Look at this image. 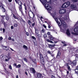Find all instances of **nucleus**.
<instances>
[{
    "instance_id": "nucleus-2",
    "label": "nucleus",
    "mask_w": 78,
    "mask_h": 78,
    "mask_svg": "<svg viewBox=\"0 0 78 78\" xmlns=\"http://www.w3.org/2000/svg\"><path fill=\"white\" fill-rule=\"evenodd\" d=\"M39 56H40V59L41 61V63L43 66H45V62L44 61V57H43V56H42V54H41V53H39Z\"/></svg>"
},
{
    "instance_id": "nucleus-58",
    "label": "nucleus",
    "mask_w": 78,
    "mask_h": 78,
    "mask_svg": "<svg viewBox=\"0 0 78 78\" xmlns=\"http://www.w3.org/2000/svg\"><path fill=\"white\" fill-rule=\"evenodd\" d=\"M8 1L9 2H12V0H8Z\"/></svg>"
},
{
    "instance_id": "nucleus-26",
    "label": "nucleus",
    "mask_w": 78,
    "mask_h": 78,
    "mask_svg": "<svg viewBox=\"0 0 78 78\" xmlns=\"http://www.w3.org/2000/svg\"><path fill=\"white\" fill-rule=\"evenodd\" d=\"M13 17L14 18V19H18V18L16 17V16H15V15H14V14H13Z\"/></svg>"
},
{
    "instance_id": "nucleus-48",
    "label": "nucleus",
    "mask_w": 78,
    "mask_h": 78,
    "mask_svg": "<svg viewBox=\"0 0 78 78\" xmlns=\"http://www.w3.org/2000/svg\"><path fill=\"white\" fill-rule=\"evenodd\" d=\"M35 33H36V32H37V31H38V30H37V28L35 29Z\"/></svg>"
},
{
    "instance_id": "nucleus-28",
    "label": "nucleus",
    "mask_w": 78,
    "mask_h": 78,
    "mask_svg": "<svg viewBox=\"0 0 78 78\" xmlns=\"http://www.w3.org/2000/svg\"><path fill=\"white\" fill-rule=\"evenodd\" d=\"M44 39L46 38V37H47V34H44Z\"/></svg>"
},
{
    "instance_id": "nucleus-61",
    "label": "nucleus",
    "mask_w": 78,
    "mask_h": 78,
    "mask_svg": "<svg viewBox=\"0 0 78 78\" xmlns=\"http://www.w3.org/2000/svg\"><path fill=\"white\" fill-rule=\"evenodd\" d=\"M69 71H67V74H69Z\"/></svg>"
},
{
    "instance_id": "nucleus-47",
    "label": "nucleus",
    "mask_w": 78,
    "mask_h": 78,
    "mask_svg": "<svg viewBox=\"0 0 78 78\" xmlns=\"http://www.w3.org/2000/svg\"><path fill=\"white\" fill-rule=\"evenodd\" d=\"M5 15L1 16V17H2V19H4V17H5Z\"/></svg>"
},
{
    "instance_id": "nucleus-17",
    "label": "nucleus",
    "mask_w": 78,
    "mask_h": 78,
    "mask_svg": "<svg viewBox=\"0 0 78 78\" xmlns=\"http://www.w3.org/2000/svg\"><path fill=\"white\" fill-rule=\"evenodd\" d=\"M5 17L6 20H8L9 19V16H8V15H6Z\"/></svg>"
},
{
    "instance_id": "nucleus-11",
    "label": "nucleus",
    "mask_w": 78,
    "mask_h": 78,
    "mask_svg": "<svg viewBox=\"0 0 78 78\" xmlns=\"http://www.w3.org/2000/svg\"><path fill=\"white\" fill-rule=\"evenodd\" d=\"M30 71H32V73L34 74V73H36V71L35 70V69H34L32 68L31 67L30 68Z\"/></svg>"
},
{
    "instance_id": "nucleus-44",
    "label": "nucleus",
    "mask_w": 78,
    "mask_h": 78,
    "mask_svg": "<svg viewBox=\"0 0 78 78\" xmlns=\"http://www.w3.org/2000/svg\"><path fill=\"white\" fill-rule=\"evenodd\" d=\"M73 2H77V0H72Z\"/></svg>"
},
{
    "instance_id": "nucleus-53",
    "label": "nucleus",
    "mask_w": 78,
    "mask_h": 78,
    "mask_svg": "<svg viewBox=\"0 0 78 78\" xmlns=\"http://www.w3.org/2000/svg\"><path fill=\"white\" fill-rule=\"evenodd\" d=\"M25 74L27 75V76H28V73L27 72H25Z\"/></svg>"
},
{
    "instance_id": "nucleus-10",
    "label": "nucleus",
    "mask_w": 78,
    "mask_h": 78,
    "mask_svg": "<svg viewBox=\"0 0 78 78\" xmlns=\"http://www.w3.org/2000/svg\"><path fill=\"white\" fill-rule=\"evenodd\" d=\"M13 66H15L16 68H20V67H21V65L20 64H18L17 66V64L16 63H15L13 64Z\"/></svg>"
},
{
    "instance_id": "nucleus-33",
    "label": "nucleus",
    "mask_w": 78,
    "mask_h": 78,
    "mask_svg": "<svg viewBox=\"0 0 78 78\" xmlns=\"http://www.w3.org/2000/svg\"><path fill=\"white\" fill-rule=\"evenodd\" d=\"M57 23H58V25L59 26H61V25H60L59 24H60V22L59 21H57Z\"/></svg>"
},
{
    "instance_id": "nucleus-8",
    "label": "nucleus",
    "mask_w": 78,
    "mask_h": 78,
    "mask_svg": "<svg viewBox=\"0 0 78 78\" xmlns=\"http://www.w3.org/2000/svg\"><path fill=\"white\" fill-rule=\"evenodd\" d=\"M66 12V9H60L59 11V13L61 14H65Z\"/></svg>"
},
{
    "instance_id": "nucleus-12",
    "label": "nucleus",
    "mask_w": 78,
    "mask_h": 78,
    "mask_svg": "<svg viewBox=\"0 0 78 78\" xmlns=\"http://www.w3.org/2000/svg\"><path fill=\"white\" fill-rule=\"evenodd\" d=\"M48 37L49 39L51 40V41H53L54 39H55V38L53 37L52 35H51L50 36H48Z\"/></svg>"
},
{
    "instance_id": "nucleus-52",
    "label": "nucleus",
    "mask_w": 78,
    "mask_h": 78,
    "mask_svg": "<svg viewBox=\"0 0 78 78\" xmlns=\"http://www.w3.org/2000/svg\"><path fill=\"white\" fill-rule=\"evenodd\" d=\"M11 39H12V38H11V37H9L8 38V40H11Z\"/></svg>"
},
{
    "instance_id": "nucleus-1",
    "label": "nucleus",
    "mask_w": 78,
    "mask_h": 78,
    "mask_svg": "<svg viewBox=\"0 0 78 78\" xmlns=\"http://www.w3.org/2000/svg\"><path fill=\"white\" fill-rule=\"evenodd\" d=\"M15 2H16L17 4H18L19 6V9L21 12H23V11L22 10V2L20 0H15Z\"/></svg>"
},
{
    "instance_id": "nucleus-24",
    "label": "nucleus",
    "mask_w": 78,
    "mask_h": 78,
    "mask_svg": "<svg viewBox=\"0 0 78 78\" xmlns=\"http://www.w3.org/2000/svg\"><path fill=\"white\" fill-rule=\"evenodd\" d=\"M44 58L46 59H48V56H47V54H44Z\"/></svg>"
},
{
    "instance_id": "nucleus-34",
    "label": "nucleus",
    "mask_w": 78,
    "mask_h": 78,
    "mask_svg": "<svg viewBox=\"0 0 78 78\" xmlns=\"http://www.w3.org/2000/svg\"><path fill=\"white\" fill-rule=\"evenodd\" d=\"M28 13H29V19H30V20H31V16H30V13H29V12H28Z\"/></svg>"
},
{
    "instance_id": "nucleus-51",
    "label": "nucleus",
    "mask_w": 78,
    "mask_h": 78,
    "mask_svg": "<svg viewBox=\"0 0 78 78\" xmlns=\"http://www.w3.org/2000/svg\"><path fill=\"white\" fill-rule=\"evenodd\" d=\"M76 60H78V57L77 56L76 57Z\"/></svg>"
},
{
    "instance_id": "nucleus-30",
    "label": "nucleus",
    "mask_w": 78,
    "mask_h": 78,
    "mask_svg": "<svg viewBox=\"0 0 78 78\" xmlns=\"http://www.w3.org/2000/svg\"><path fill=\"white\" fill-rule=\"evenodd\" d=\"M31 37L32 39H34V40H36V37H35L34 36H32Z\"/></svg>"
},
{
    "instance_id": "nucleus-35",
    "label": "nucleus",
    "mask_w": 78,
    "mask_h": 78,
    "mask_svg": "<svg viewBox=\"0 0 78 78\" xmlns=\"http://www.w3.org/2000/svg\"><path fill=\"white\" fill-rule=\"evenodd\" d=\"M32 25L33 27H34V25H35V22H34V23H32Z\"/></svg>"
},
{
    "instance_id": "nucleus-4",
    "label": "nucleus",
    "mask_w": 78,
    "mask_h": 78,
    "mask_svg": "<svg viewBox=\"0 0 78 78\" xmlns=\"http://www.w3.org/2000/svg\"><path fill=\"white\" fill-rule=\"evenodd\" d=\"M76 64H77V61L76 60H74L73 62H71L70 65L72 67H74L76 66Z\"/></svg>"
},
{
    "instance_id": "nucleus-21",
    "label": "nucleus",
    "mask_w": 78,
    "mask_h": 78,
    "mask_svg": "<svg viewBox=\"0 0 78 78\" xmlns=\"http://www.w3.org/2000/svg\"><path fill=\"white\" fill-rule=\"evenodd\" d=\"M41 33H45V31L44 29H42L41 30Z\"/></svg>"
},
{
    "instance_id": "nucleus-20",
    "label": "nucleus",
    "mask_w": 78,
    "mask_h": 78,
    "mask_svg": "<svg viewBox=\"0 0 78 78\" xmlns=\"http://www.w3.org/2000/svg\"><path fill=\"white\" fill-rule=\"evenodd\" d=\"M48 27L49 28H51V26H50V25H51V22H48Z\"/></svg>"
},
{
    "instance_id": "nucleus-46",
    "label": "nucleus",
    "mask_w": 78,
    "mask_h": 78,
    "mask_svg": "<svg viewBox=\"0 0 78 78\" xmlns=\"http://www.w3.org/2000/svg\"><path fill=\"white\" fill-rule=\"evenodd\" d=\"M3 40V37H0V41H2Z\"/></svg>"
},
{
    "instance_id": "nucleus-6",
    "label": "nucleus",
    "mask_w": 78,
    "mask_h": 78,
    "mask_svg": "<svg viewBox=\"0 0 78 78\" xmlns=\"http://www.w3.org/2000/svg\"><path fill=\"white\" fill-rule=\"evenodd\" d=\"M5 61H8L9 59L11 58V56H10V54H8L7 55H6L5 56ZM6 58H7V59H6Z\"/></svg>"
},
{
    "instance_id": "nucleus-18",
    "label": "nucleus",
    "mask_w": 78,
    "mask_h": 78,
    "mask_svg": "<svg viewBox=\"0 0 78 78\" xmlns=\"http://www.w3.org/2000/svg\"><path fill=\"white\" fill-rule=\"evenodd\" d=\"M35 19L36 18H35L34 15L33 18H31V20H33V22H34V20H35Z\"/></svg>"
},
{
    "instance_id": "nucleus-13",
    "label": "nucleus",
    "mask_w": 78,
    "mask_h": 78,
    "mask_svg": "<svg viewBox=\"0 0 78 78\" xmlns=\"http://www.w3.org/2000/svg\"><path fill=\"white\" fill-rule=\"evenodd\" d=\"M66 34H67L68 36H70V31H69V29H68L66 30Z\"/></svg>"
},
{
    "instance_id": "nucleus-40",
    "label": "nucleus",
    "mask_w": 78,
    "mask_h": 78,
    "mask_svg": "<svg viewBox=\"0 0 78 78\" xmlns=\"http://www.w3.org/2000/svg\"><path fill=\"white\" fill-rule=\"evenodd\" d=\"M9 68L10 69H12V67L11 66V65H10L9 66Z\"/></svg>"
},
{
    "instance_id": "nucleus-60",
    "label": "nucleus",
    "mask_w": 78,
    "mask_h": 78,
    "mask_svg": "<svg viewBox=\"0 0 78 78\" xmlns=\"http://www.w3.org/2000/svg\"><path fill=\"white\" fill-rule=\"evenodd\" d=\"M16 78H19V76H18V75H17L16 76Z\"/></svg>"
},
{
    "instance_id": "nucleus-9",
    "label": "nucleus",
    "mask_w": 78,
    "mask_h": 78,
    "mask_svg": "<svg viewBox=\"0 0 78 78\" xmlns=\"http://www.w3.org/2000/svg\"><path fill=\"white\" fill-rule=\"evenodd\" d=\"M37 76L38 78H43L44 76L42 75V74L37 73H36Z\"/></svg>"
},
{
    "instance_id": "nucleus-25",
    "label": "nucleus",
    "mask_w": 78,
    "mask_h": 78,
    "mask_svg": "<svg viewBox=\"0 0 78 78\" xmlns=\"http://www.w3.org/2000/svg\"><path fill=\"white\" fill-rule=\"evenodd\" d=\"M47 35L49 36H51V33L50 32H48L47 33Z\"/></svg>"
},
{
    "instance_id": "nucleus-43",
    "label": "nucleus",
    "mask_w": 78,
    "mask_h": 78,
    "mask_svg": "<svg viewBox=\"0 0 78 78\" xmlns=\"http://www.w3.org/2000/svg\"><path fill=\"white\" fill-rule=\"evenodd\" d=\"M44 70H45V71H46V72H48V71H47V68H46L45 67H44Z\"/></svg>"
},
{
    "instance_id": "nucleus-29",
    "label": "nucleus",
    "mask_w": 78,
    "mask_h": 78,
    "mask_svg": "<svg viewBox=\"0 0 78 78\" xmlns=\"http://www.w3.org/2000/svg\"><path fill=\"white\" fill-rule=\"evenodd\" d=\"M17 26H18V24H17V23H15L14 24V27H17Z\"/></svg>"
},
{
    "instance_id": "nucleus-23",
    "label": "nucleus",
    "mask_w": 78,
    "mask_h": 78,
    "mask_svg": "<svg viewBox=\"0 0 78 78\" xmlns=\"http://www.w3.org/2000/svg\"><path fill=\"white\" fill-rule=\"evenodd\" d=\"M35 33L37 36H40V34H39V32L38 31H37V32H35Z\"/></svg>"
},
{
    "instance_id": "nucleus-27",
    "label": "nucleus",
    "mask_w": 78,
    "mask_h": 78,
    "mask_svg": "<svg viewBox=\"0 0 78 78\" xmlns=\"http://www.w3.org/2000/svg\"><path fill=\"white\" fill-rule=\"evenodd\" d=\"M67 68H68V70H71L72 69H71L70 68V66H68L67 67Z\"/></svg>"
},
{
    "instance_id": "nucleus-32",
    "label": "nucleus",
    "mask_w": 78,
    "mask_h": 78,
    "mask_svg": "<svg viewBox=\"0 0 78 78\" xmlns=\"http://www.w3.org/2000/svg\"><path fill=\"white\" fill-rule=\"evenodd\" d=\"M24 61H25V62H28V60H27V59L26 58H24Z\"/></svg>"
},
{
    "instance_id": "nucleus-63",
    "label": "nucleus",
    "mask_w": 78,
    "mask_h": 78,
    "mask_svg": "<svg viewBox=\"0 0 78 78\" xmlns=\"http://www.w3.org/2000/svg\"><path fill=\"white\" fill-rule=\"evenodd\" d=\"M10 50H12V51H14V50H13L12 49V48H10Z\"/></svg>"
},
{
    "instance_id": "nucleus-31",
    "label": "nucleus",
    "mask_w": 78,
    "mask_h": 78,
    "mask_svg": "<svg viewBox=\"0 0 78 78\" xmlns=\"http://www.w3.org/2000/svg\"><path fill=\"white\" fill-rule=\"evenodd\" d=\"M47 53H48V54H50L51 55V52L50 51H48Z\"/></svg>"
},
{
    "instance_id": "nucleus-3",
    "label": "nucleus",
    "mask_w": 78,
    "mask_h": 78,
    "mask_svg": "<svg viewBox=\"0 0 78 78\" xmlns=\"http://www.w3.org/2000/svg\"><path fill=\"white\" fill-rule=\"evenodd\" d=\"M70 5V2H68L64 3L62 5V8H67L68 6H69Z\"/></svg>"
},
{
    "instance_id": "nucleus-7",
    "label": "nucleus",
    "mask_w": 78,
    "mask_h": 78,
    "mask_svg": "<svg viewBox=\"0 0 78 78\" xmlns=\"http://www.w3.org/2000/svg\"><path fill=\"white\" fill-rule=\"evenodd\" d=\"M45 8H48L47 9L48 11H50V10L51 9V7L50 6H49V5L48 4H45Z\"/></svg>"
},
{
    "instance_id": "nucleus-39",
    "label": "nucleus",
    "mask_w": 78,
    "mask_h": 78,
    "mask_svg": "<svg viewBox=\"0 0 78 78\" xmlns=\"http://www.w3.org/2000/svg\"><path fill=\"white\" fill-rule=\"evenodd\" d=\"M56 78V77H55V76H53V75H52L51 76V78Z\"/></svg>"
},
{
    "instance_id": "nucleus-50",
    "label": "nucleus",
    "mask_w": 78,
    "mask_h": 78,
    "mask_svg": "<svg viewBox=\"0 0 78 78\" xmlns=\"http://www.w3.org/2000/svg\"><path fill=\"white\" fill-rule=\"evenodd\" d=\"M11 28L12 30V29H14V27L13 26H11Z\"/></svg>"
},
{
    "instance_id": "nucleus-42",
    "label": "nucleus",
    "mask_w": 78,
    "mask_h": 78,
    "mask_svg": "<svg viewBox=\"0 0 78 78\" xmlns=\"http://www.w3.org/2000/svg\"><path fill=\"white\" fill-rule=\"evenodd\" d=\"M55 20L56 22H58V18H56Z\"/></svg>"
},
{
    "instance_id": "nucleus-22",
    "label": "nucleus",
    "mask_w": 78,
    "mask_h": 78,
    "mask_svg": "<svg viewBox=\"0 0 78 78\" xmlns=\"http://www.w3.org/2000/svg\"><path fill=\"white\" fill-rule=\"evenodd\" d=\"M60 56H61V52L58 51V52L57 53V57Z\"/></svg>"
},
{
    "instance_id": "nucleus-54",
    "label": "nucleus",
    "mask_w": 78,
    "mask_h": 78,
    "mask_svg": "<svg viewBox=\"0 0 78 78\" xmlns=\"http://www.w3.org/2000/svg\"><path fill=\"white\" fill-rule=\"evenodd\" d=\"M67 44H65L63 45V46H65V47H66V46H67Z\"/></svg>"
},
{
    "instance_id": "nucleus-62",
    "label": "nucleus",
    "mask_w": 78,
    "mask_h": 78,
    "mask_svg": "<svg viewBox=\"0 0 78 78\" xmlns=\"http://www.w3.org/2000/svg\"><path fill=\"white\" fill-rule=\"evenodd\" d=\"M62 44H65V43H64V42H63V41H62Z\"/></svg>"
},
{
    "instance_id": "nucleus-38",
    "label": "nucleus",
    "mask_w": 78,
    "mask_h": 78,
    "mask_svg": "<svg viewBox=\"0 0 78 78\" xmlns=\"http://www.w3.org/2000/svg\"><path fill=\"white\" fill-rule=\"evenodd\" d=\"M32 22L31 21H30V20H28V23H31Z\"/></svg>"
},
{
    "instance_id": "nucleus-16",
    "label": "nucleus",
    "mask_w": 78,
    "mask_h": 78,
    "mask_svg": "<svg viewBox=\"0 0 78 78\" xmlns=\"http://www.w3.org/2000/svg\"><path fill=\"white\" fill-rule=\"evenodd\" d=\"M71 7L72 9H75L76 8V5H74V4H71Z\"/></svg>"
},
{
    "instance_id": "nucleus-41",
    "label": "nucleus",
    "mask_w": 78,
    "mask_h": 78,
    "mask_svg": "<svg viewBox=\"0 0 78 78\" xmlns=\"http://www.w3.org/2000/svg\"><path fill=\"white\" fill-rule=\"evenodd\" d=\"M26 34L27 36H29V33L28 32H26Z\"/></svg>"
},
{
    "instance_id": "nucleus-15",
    "label": "nucleus",
    "mask_w": 78,
    "mask_h": 78,
    "mask_svg": "<svg viewBox=\"0 0 78 78\" xmlns=\"http://www.w3.org/2000/svg\"><path fill=\"white\" fill-rule=\"evenodd\" d=\"M23 5L24 6L25 9V12L26 14H27V6L26 5V4H25V3H24L23 4Z\"/></svg>"
},
{
    "instance_id": "nucleus-5",
    "label": "nucleus",
    "mask_w": 78,
    "mask_h": 78,
    "mask_svg": "<svg viewBox=\"0 0 78 78\" xmlns=\"http://www.w3.org/2000/svg\"><path fill=\"white\" fill-rule=\"evenodd\" d=\"M48 47H49L51 49V50H53V49L55 48V47L56 46L55 44H48Z\"/></svg>"
},
{
    "instance_id": "nucleus-55",
    "label": "nucleus",
    "mask_w": 78,
    "mask_h": 78,
    "mask_svg": "<svg viewBox=\"0 0 78 78\" xmlns=\"http://www.w3.org/2000/svg\"><path fill=\"white\" fill-rule=\"evenodd\" d=\"M72 34H75V33L73 32H72Z\"/></svg>"
},
{
    "instance_id": "nucleus-37",
    "label": "nucleus",
    "mask_w": 78,
    "mask_h": 78,
    "mask_svg": "<svg viewBox=\"0 0 78 78\" xmlns=\"http://www.w3.org/2000/svg\"><path fill=\"white\" fill-rule=\"evenodd\" d=\"M43 26L45 28H46V29L47 28V26H46L45 24H43Z\"/></svg>"
},
{
    "instance_id": "nucleus-56",
    "label": "nucleus",
    "mask_w": 78,
    "mask_h": 78,
    "mask_svg": "<svg viewBox=\"0 0 78 78\" xmlns=\"http://www.w3.org/2000/svg\"><path fill=\"white\" fill-rule=\"evenodd\" d=\"M49 42H50V43H51V44L53 43V41H50Z\"/></svg>"
},
{
    "instance_id": "nucleus-19",
    "label": "nucleus",
    "mask_w": 78,
    "mask_h": 78,
    "mask_svg": "<svg viewBox=\"0 0 78 78\" xmlns=\"http://www.w3.org/2000/svg\"><path fill=\"white\" fill-rule=\"evenodd\" d=\"M23 48L25 49L26 50H28V47L25 45H23Z\"/></svg>"
},
{
    "instance_id": "nucleus-45",
    "label": "nucleus",
    "mask_w": 78,
    "mask_h": 78,
    "mask_svg": "<svg viewBox=\"0 0 78 78\" xmlns=\"http://www.w3.org/2000/svg\"><path fill=\"white\" fill-rule=\"evenodd\" d=\"M47 42H50V40L48 39H47L46 40Z\"/></svg>"
},
{
    "instance_id": "nucleus-59",
    "label": "nucleus",
    "mask_w": 78,
    "mask_h": 78,
    "mask_svg": "<svg viewBox=\"0 0 78 78\" xmlns=\"http://www.w3.org/2000/svg\"><path fill=\"white\" fill-rule=\"evenodd\" d=\"M37 36L38 39H39L40 38V36H39V35H38V36Z\"/></svg>"
},
{
    "instance_id": "nucleus-49",
    "label": "nucleus",
    "mask_w": 78,
    "mask_h": 78,
    "mask_svg": "<svg viewBox=\"0 0 78 78\" xmlns=\"http://www.w3.org/2000/svg\"><path fill=\"white\" fill-rule=\"evenodd\" d=\"M3 33H5V28L3 29Z\"/></svg>"
},
{
    "instance_id": "nucleus-14",
    "label": "nucleus",
    "mask_w": 78,
    "mask_h": 78,
    "mask_svg": "<svg viewBox=\"0 0 78 78\" xmlns=\"http://www.w3.org/2000/svg\"><path fill=\"white\" fill-rule=\"evenodd\" d=\"M0 7H2V11L3 12H5L6 11V9L4 7H3V6L2 5H0Z\"/></svg>"
},
{
    "instance_id": "nucleus-36",
    "label": "nucleus",
    "mask_w": 78,
    "mask_h": 78,
    "mask_svg": "<svg viewBox=\"0 0 78 78\" xmlns=\"http://www.w3.org/2000/svg\"><path fill=\"white\" fill-rule=\"evenodd\" d=\"M69 66V64L68 63H66L65 65V66H66V67H68V66Z\"/></svg>"
},
{
    "instance_id": "nucleus-64",
    "label": "nucleus",
    "mask_w": 78,
    "mask_h": 78,
    "mask_svg": "<svg viewBox=\"0 0 78 78\" xmlns=\"http://www.w3.org/2000/svg\"><path fill=\"white\" fill-rule=\"evenodd\" d=\"M22 21L23 22H25V21H24V20H23V19H22Z\"/></svg>"
},
{
    "instance_id": "nucleus-57",
    "label": "nucleus",
    "mask_w": 78,
    "mask_h": 78,
    "mask_svg": "<svg viewBox=\"0 0 78 78\" xmlns=\"http://www.w3.org/2000/svg\"><path fill=\"white\" fill-rule=\"evenodd\" d=\"M63 25H65V26H66V24L65 23H64H64H63Z\"/></svg>"
}]
</instances>
